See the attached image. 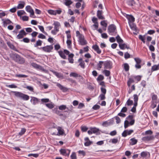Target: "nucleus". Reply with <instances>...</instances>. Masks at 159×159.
Masks as SVG:
<instances>
[{
    "mask_svg": "<svg viewBox=\"0 0 159 159\" xmlns=\"http://www.w3.org/2000/svg\"><path fill=\"white\" fill-rule=\"evenodd\" d=\"M10 56L13 60L19 64H22L25 62L24 59L16 53H11L10 55Z\"/></svg>",
    "mask_w": 159,
    "mask_h": 159,
    "instance_id": "1",
    "label": "nucleus"
},
{
    "mask_svg": "<svg viewBox=\"0 0 159 159\" xmlns=\"http://www.w3.org/2000/svg\"><path fill=\"white\" fill-rule=\"evenodd\" d=\"M76 36L78 38L79 42L80 45H84L87 44L86 40L84 39V36L82 34H80L79 31H76Z\"/></svg>",
    "mask_w": 159,
    "mask_h": 159,
    "instance_id": "2",
    "label": "nucleus"
},
{
    "mask_svg": "<svg viewBox=\"0 0 159 159\" xmlns=\"http://www.w3.org/2000/svg\"><path fill=\"white\" fill-rule=\"evenodd\" d=\"M15 96L20 98L23 100L27 101L29 98V96L27 95L24 94L21 92L16 91H12Z\"/></svg>",
    "mask_w": 159,
    "mask_h": 159,
    "instance_id": "3",
    "label": "nucleus"
},
{
    "mask_svg": "<svg viewBox=\"0 0 159 159\" xmlns=\"http://www.w3.org/2000/svg\"><path fill=\"white\" fill-rule=\"evenodd\" d=\"M108 31L109 33H115L116 34L117 33L116 32V27L115 25L113 24L110 25L108 26Z\"/></svg>",
    "mask_w": 159,
    "mask_h": 159,
    "instance_id": "4",
    "label": "nucleus"
},
{
    "mask_svg": "<svg viewBox=\"0 0 159 159\" xmlns=\"http://www.w3.org/2000/svg\"><path fill=\"white\" fill-rule=\"evenodd\" d=\"M27 33L25 32L24 30H21L19 32V34L17 36L16 38L17 39H20L23 38L24 36H25Z\"/></svg>",
    "mask_w": 159,
    "mask_h": 159,
    "instance_id": "5",
    "label": "nucleus"
},
{
    "mask_svg": "<svg viewBox=\"0 0 159 159\" xmlns=\"http://www.w3.org/2000/svg\"><path fill=\"white\" fill-rule=\"evenodd\" d=\"M45 52H50L53 49L52 45H48L41 48Z\"/></svg>",
    "mask_w": 159,
    "mask_h": 159,
    "instance_id": "6",
    "label": "nucleus"
},
{
    "mask_svg": "<svg viewBox=\"0 0 159 159\" xmlns=\"http://www.w3.org/2000/svg\"><path fill=\"white\" fill-rule=\"evenodd\" d=\"M104 68L106 69H111L112 67V63L110 61H107L104 62Z\"/></svg>",
    "mask_w": 159,
    "mask_h": 159,
    "instance_id": "7",
    "label": "nucleus"
},
{
    "mask_svg": "<svg viewBox=\"0 0 159 159\" xmlns=\"http://www.w3.org/2000/svg\"><path fill=\"white\" fill-rule=\"evenodd\" d=\"M31 66L34 68L39 69L40 70H41L45 72L46 70H45L44 68L41 66L38 65L37 64L34 63H31Z\"/></svg>",
    "mask_w": 159,
    "mask_h": 159,
    "instance_id": "8",
    "label": "nucleus"
},
{
    "mask_svg": "<svg viewBox=\"0 0 159 159\" xmlns=\"http://www.w3.org/2000/svg\"><path fill=\"white\" fill-rule=\"evenodd\" d=\"M61 154L65 156H68L70 151L68 149H61L60 150Z\"/></svg>",
    "mask_w": 159,
    "mask_h": 159,
    "instance_id": "9",
    "label": "nucleus"
},
{
    "mask_svg": "<svg viewBox=\"0 0 159 159\" xmlns=\"http://www.w3.org/2000/svg\"><path fill=\"white\" fill-rule=\"evenodd\" d=\"M26 11L30 13V16L32 17L34 15V12L33 9L31 8V7L30 6H28L26 7Z\"/></svg>",
    "mask_w": 159,
    "mask_h": 159,
    "instance_id": "10",
    "label": "nucleus"
},
{
    "mask_svg": "<svg viewBox=\"0 0 159 159\" xmlns=\"http://www.w3.org/2000/svg\"><path fill=\"white\" fill-rule=\"evenodd\" d=\"M154 137L153 135L148 136L142 138V139L143 141H149L153 140Z\"/></svg>",
    "mask_w": 159,
    "mask_h": 159,
    "instance_id": "11",
    "label": "nucleus"
},
{
    "mask_svg": "<svg viewBox=\"0 0 159 159\" xmlns=\"http://www.w3.org/2000/svg\"><path fill=\"white\" fill-rule=\"evenodd\" d=\"M134 131L133 130H126L124 131L122 134V135L124 137H126L127 135H129L133 132Z\"/></svg>",
    "mask_w": 159,
    "mask_h": 159,
    "instance_id": "12",
    "label": "nucleus"
},
{
    "mask_svg": "<svg viewBox=\"0 0 159 159\" xmlns=\"http://www.w3.org/2000/svg\"><path fill=\"white\" fill-rule=\"evenodd\" d=\"M57 86L64 92H67L68 90V88L64 87L59 83H57Z\"/></svg>",
    "mask_w": 159,
    "mask_h": 159,
    "instance_id": "13",
    "label": "nucleus"
},
{
    "mask_svg": "<svg viewBox=\"0 0 159 159\" xmlns=\"http://www.w3.org/2000/svg\"><path fill=\"white\" fill-rule=\"evenodd\" d=\"M84 140L85 141L84 143V145L85 146H89L93 143V142L90 141L88 137L85 138Z\"/></svg>",
    "mask_w": 159,
    "mask_h": 159,
    "instance_id": "14",
    "label": "nucleus"
},
{
    "mask_svg": "<svg viewBox=\"0 0 159 159\" xmlns=\"http://www.w3.org/2000/svg\"><path fill=\"white\" fill-rule=\"evenodd\" d=\"M53 25H54V29L57 31H58L59 27L61 26L60 23L58 22L55 21Z\"/></svg>",
    "mask_w": 159,
    "mask_h": 159,
    "instance_id": "15",
    "label": "nucleus"
},
{
    "mask_svg": "<svg viewBox=\"0 0 159 159\" xmlns=\"http://www.w3.org/2000/svg\"><path fill=\"white\" fill-rule=\"evenodd\" d=\"M7 44L11 49L17 52H18V50L16 48L14 45L12 44L11 42H7Z\"/></svg>",
    "mask_w": 159,
    "mask_h": 159,
    "instance_id": "16",
    "label": "nucleus"
},
{
    "mask_svg": "<svg viewBox=\"0 0 159 159\" xmlns=\"http://www.w3.org/2000/svg\"><path fill=\"white\" fill-rule=\"evenodd\" d=\"M50 71L52 72L58 78H61L63 77V75L61 73H58L53 70H50Z\"/></svg>",
    "mask_w": 159,
    "mask_h": 159,
    "instance_id": "17",
    "label": "nucleus"
},
{
    "mask_svg": "<svg viewBox=\"0 0 159 159\" xmlns=\"http://www.w3.org/2000/svg\"><path fill=\"white\" fill-rule=\"evenodd\" d=\"M102 11L98 10L97 11V16L99 19H104V17L102 15Z\"/></svg>",
    "mask_w": 159,
    "mask_h": 159,
    "instance_id": "18",
    "label": "nucleus"
},
{
    "mask_svg": "<svg viewBox=\"0 0 159 159\" xmlns=\"http://www.w3.org/2000/svg\"><path fill=\"white\" fill-rule=\"evenodd\" d=\"M92 48L94 50L96 51L97 52L98 54H100L101 51L100 49L98 46L97 45H94L93 46Z\"/></svg>",
    "mask_w": 159,
    "mask_h": 159,
    "instance_id": "19",
    "label": "nucleus"
},
{
    "mask_svg": "<svg viewBox=\"0 0 159 159\" xmlns=\"http://www.w3.org/2000/svg\"><path fill=\"white\" fill-rule=\"evenodd\" d=\"M57 130L58 131V134H57V135H63L64 134V130L61 127H59L57 128Z\"/></svg>",
    "mask_w": 159,
    "mask_h": 159,
    "instance_id": "20",
    "label": "nucleus"
},
{
    "mask_svg": "<svg viewBox=\"0 0 159 159\" xmlns=\"http://www.w3.org/2000/svg\"><path fill=\"white\" fill-rule=\"evenodd\" d=\"M127 18L129 20V23H132L134 21V18L132 15H127Z\"/></svg>",
    "mask_w": 159,
    "mask_h": 159,
    "instance_id": "21",
    "label": "nucleus"
},
{
    "mask_svg": "<svg viewBox=\"0 0 159 159\" xmlns=\"http://www.w3.org/2000/svg\"><path fill=\"white\" fill-rule=\"evenodd\" d=\"M129 25L132 30L135 32H134V34H136L135 32L137 31V29L136 26L133 24L131 23H129Z\"/></svg>",
    "mask_w": 159,
    "mask_h": 159,
    "instance_id": "22",
    "label": "nucleus"
},
{
    "mask_svg": "<svg viewBox=\"0 0 159 159\" xmlns=\"http://www.w3.org/2000/svg\"><path fill=\"white\" fill-rule=\"evenodd\" d=\"M30 101L32 102L33 104L35 105L38 102L39 99L36 98L31 97V99Z\"/></svg>",
    "mask_w": 159,
    "mask_h": 159,
    "instance_id": "23",
    "label": "nucleus"
},
{
    "mask_svg": "<svg viewBox=\"0 0 159 159\" xmlns=\"http://www.w3.org/2000/svg\"><path fill=\"white\" fill-rule=\"evenodd\" d=\"M80 63L79 65L82 68H84L85 67V63L84 61H83L82 58H80L78 61Z\"/></svg>",
    "mask_w": 159,
    "mask_h": 159,
    "instance_id": "24",
    "label": "nucleus"
},
{
    "mask_svg": "<svg viewBox=\"0 0 159 159\" xmlns=\"http://www.w3.org/2000/svg\"><path fill=\"white\" fill-rule=\"evenodd\" d=\"M116 39L119 44H120V43H123V40L120 38L119 35H117L116 37Z\"/></svg>",
    "mask_w": 159,
    "mask_h": 159,
    "instance_id": "25",
    "label": "nucleus"
},
{
    "mask_svg": "<svg viewBox=\"0 0 159 159\" xmlns=\"http://www.w3.org/2000/svg\"><path fill=\"white\" fill-rule=\"evenodd\" d=\"M64 4L68 7H69L72 3L73 2L70 0H65Z\"/></svg>",
    "mask_w": 159,
    "mask_h": 159,
    "instance_id": "26",
    "label": "nucleus"
},
{
    "mask_svg": "<svg viewBox=\"0 0 159 159\" xmlns=\"http://www.w3.org/2000/svg\"><path fill=\"white\" fill-rule=\"evenodd\" d=\"M159 70V63L157 65H154L152 67V71H153Z\"/></svg>",
    "mask_w": 159,
    "mask_h": 159,
    "instance_id": "27",
    "label": "nucleus"
},
{
    "mask_svg": "<svg viewBox=\"0 0 159 159\" xmlns=\"http://www.w3.org/2000/svg\"><path fill=\"white\" fill-rule=\"evenodd\" d=\"M119 46L120 48L122 49H124L125 48H126L127 49L129 48V47H127V45L125 43H120L119 44Z\"/></svg>",
    "mask_w": 159,
    "mask_h": 159,
    "instance_id": "28",
    "label": "nucleus"
},
{
    "mask_svg": "<svg viewBox=\"0 0 159 159\" xmlns=\"http://www.w3.org/2000/svg\"><path fill=\"white\" fill-rule=\"evenodd\" d=\"M104 64V62L103 61H99V63L97 64V69L100 70V69L102 67V65Z\"/></svg>",
    "mask_w": 159,
    "mask_h": 159,
    "instance_id": "29",
    "label": "nucleus"
},
{
    "mask_svg": "<svg viewBox=\"0 0 159 159\" xmlns=\"http://www.w3.org/2000/svg\"><path fill=\"white\" fill-rule=\"evenodd\" d=\"M4 26L5 27L7 26V24H10L11 23V22L9 19H7L4 21L3 22Z\"/></svg>",
    "mask_w": 159,
    "mask_h": 159,
    "instance_id": "30",
    "label": "nucleus"
},
{
    "mask_svg": "<svg viewBox=\"0 0 159 159\" xmlns=\"http://www.w3.org/2000/svg\"><path fill=\"white\" fill-rule=\"evenodd\" d=\"M43 42L40 40H38L37 41L36 43L35 44H34V47H37L38 46H41Z\"/></svg>",
    "mask_w": 159,
    "mask_h": 159,
    "instance_id": "31",
    "label": "nucleus"
},
{
    "mask_svg": "<svg viewBox=\"0 0 159 159\" xmlns=\"http://www.w3.org/2000/svg\"><path fill=\"white\" fill-rule=\"evenodd\" d=\"M124 68L126 71H129V65L126 63H125L123 64Z\"/></svg>",
    "mask_w": 159,
    "mask_h": 159,
    "instance_id": "32",
    "label": "nucleus"
},
{
    "mask_svg": "<svg viewBox=\"0 0 159 159\" xmlns=\"http://www.w3.org/2000/svg\"><path fill=\"white\" fill-rule=\"evenodd\" d=\"M59 53L60 56L63 59H66V57L64 54V53L62 51H60L59 52Z\"/></svg>",
    "mask_w": 159,
    "mask_h": 159,
    "instance_id": "33",
    "label": "nucleus"
},
{
    "mask_svg": "<svg viewBox=\"0 0 159 159\" xmlns=\"http://www.w3.org/2000/svg\"><path fill=\"white\" fill-rule=\"evenodd\" d=\"M22 3H20L18 5L17 7L18 9H22L24 7L25 3L24 2H22Z\"/></svg>",
    "mask_w": 159,
    "mask_h": 159,
    "instance_id": "34",
    "label": "nucleus"
},
{
    "mask_svg": "<svg viewBox=\"0 0 159 159\" xmlns=\"http://www.w3.org/2000/svg\"><path fill=\"white\" fill-rule=\"evenodd\" d=\"M131 142L130 143L131 145H134L136 144L137 142V140L134 138H132L130 139Z\"/></svg>",
    "mask_w": 159,
    "mask_h": 159,
    "instance_id": "35",
    "label": "nucleus"
},
{
    "mask_svg": "<svg viewBox=\"0 0 159 159\" xmlns=\"http://www.w3.org/2000/svg\"><path fill=\"white\" fill-rule=\"evenodd\" d=\"M25 14V12L23 10L18 11L17 12V14L18 16H20L21 15Z\"/></svg>",
    "mask_w": 159,
    "mask_h": 159,
    "instance_id": "36",
    "label": "nucleus"
},
{
    "mask_svg": "<svg viewBox=\"0 0 159 159\" xmlns=\"http://www.w3.org/2000/svg\"><path fill=\"white\" fill-rule=\"evenodd\" d=\"M152 101L157 102V95L152 94Z\"/></svg>",
    "mask_w": 159,
    "mask_h": 159,
    "instance_id": "37",
    "label": "nucleus"
},
{
    "mask_svg": "<svg viewBox=\"0 0 159 159\" xmlns=\"http://www.w3.org/2000/svg\"><path fill=\"white\" fill-rule=\"evenodd\" d=\"M103 73L106 76H108L110 74V72L109 71L105 70H104Z\"/></svg>",
    "mask_w": 159,
    "mask_h": 159,
    "instance_id": "38",
    "label": "nucleus"
},
{
    "mask_svg": "<svg viewBox=\"0 0 159 159\" xmlns=\"http://www.w3.org/2000/svg\"><path fill=\"white\" fill-rule=\"evenodd\" d=\"M38 27L40 30V31H42L43 33L44 34H45L46 35L47 34V33L45 32L43 26H42L39 25Z\"/></svg>",
    "mask_w": 159,
    "mask_h": 159,
    "instance_id": "39",
    "label": "nucleus"
},
{
    "mask_svg": "<svg viewBox=\"0 0 159 159\" xmlns=\"http://www.w3.org/2000/svg\"><path fill=\"white\" fill-rule=\"evenodd\" d=\"M134 80L131 78H129V79L128 81L127 82V84L129 87L130 86V85L132 83H134Z\"/></svg>",
    "mask_w": 159,
    "mask_h": 159,
    "instance_id": "40",
    "label": "nucleus"
},
{
    "mask_svg": "<svg viewBox=\"0 0 159 159\" xmlns=\"http://www.w3.org/2000/svg\"><path fill=\"white\" fill-rule=\"evenodd\" d=\"M45 105L48 107L50 109H52L54 107L53 104L52 103H46Z\"/></svg>",
    "mask_w": 159,
    "mask_h": 159,
    "instance_id": "41",
    "label": "nucleus"
},
{
    "mask_svg": "<svg viewBox=\"0 0 159 159\" xmlns=\"http://www.w3.org/2000/svg\"><path fill=\"white\" fill-rule=\"evenodd\" d=\"M98 98L101 100H102L105 99L106 97L105 95L102 94H101L99 96Z\"/></svg>",
    "mask_w": 159,
    "mask_h": 159,
    "instance_id": "42",
    "label": "nucleus"
},
{
    "mask_svg": "<svg viewBox=\"0 0 159 159\" xmlns=\"http://www.w3.org/2000/svg\"><path fill=\"white\" fill-rule=\"evenodd\" d=\"M151 107L152 108H155L157 106V102L152 101Z\"/></svg>",
    "mask_w": 159,
    "mask_h": 159,
    "instance_id": "43",
    "label": "nucleus"
},
{
    "mask_svg": "<svg viewBox=\"0 0 159 159\" xmlns=\"http://www.w3.org/2000/svg\"><path fill=\"white\" fill-rule=\"evenodd\" d=\"M59 109L63 111L66 108V107L65 105H62L59 107Z\"/></svg>",
    "mask_w": 159,
    "mask_h": 159,
    "instance_id": "44",
    "label": "nucleus"
},
{
    "mask_svg": "<svg viewBox=\"0 0 159 159\" xmlns=\"http://www.w3.org/2000/svg\"><path fill=\"white\" fill-rule=\"evenodd\" d=\"M70 76H72L74 77H76L79 76L78 74L75 72H72L70 73Z\"/></svg>",
    "mask_w": 159,
    "mask_h": 159,
    "instance_id": "45",
    "label": "nucleus"
},
{
    "mask_svg": "<svg viewBox=\"0 0 159 159\" xmlns=\"http://www.w3.org/2000/svg\"><path fill=\"white\" fill-rule=\"evenodd\" d=\"M16 76L19 78H26L28 77L27 75L22 74H16Z\"/></svg>",
    "mask_w": 159,
    "mask_h": 159,
    "instance_id": "46",
    "label": "nucleus"
},
{
    "mask_svg": "<svg viewBox=\"0 0 159 159\" xmlns=\"http://www.w3.org/2000/svg\"><path fill=\"white\" fill-rule=\"evenodd\" d=\"M49 13L51 15H56V12L55 10H49L48 11Z\"/></svg>",
    "mask_w": 159,
    "mask_h": 159,
    "instance_id": "47",
    "label": "nucleus"
},
{
    "mask_svg": "<svg viewBox=\"0 0 159 159\" xmlns=\"http://www.w3.org/2000/svg\"><path fill=\"white\" fill-rule=\"evenodd\" d=\"M71 159H76L77 157L75 153L73 152L70 156Z\"/></svg>",
    "mask_w": 159,
    "mask_h": 159,
    "instance_id": "48",
    "label": "nucleus"
},
{
    "mask_svg": "<svg viewBox=\"0 0 159 159\" xmlns=\"http://www.w3.org/2000/svg\"><path fill=\"white\" fill-rule=\"evenodd\" d=\"M133 103V101L132 100H130L129 99L127 100L126 103V104L128 106L132 105Z\"/></svg>",
    "mask_w": 159,
    "mask_h": 159,
    "instance_id": "49",
    "label": "nucleus"
},
{
    "mask_svg": "<svg viewBox=\"0 0 159 159\" xmlns=\"http://www.w3.org/2000/svg\"><path fill=\"white\" fill-rule=\"evenodd\" d=\"M26 129L25 128H22L20 132L19 133V135H22L24 134L25 132Z\"/></svg>",
    "mask_w": 159,
    "mask_h": 159,
    "instance_id": "50",
    "label": "nucleus"
},
{
    "mask_svg": "<svg viewBox=\"0 0 159 159\" xmlns=\"http://www.w3.org/2000/svg\"><path fill=\"white\" fill-rule=\"evenodd\" d=\"M101 25L103 26H105V27H107V24L106 22V21L105 20H103L101 22Z\"/></svg>",
    "mask_w": 159,
    "mask_h": 159,
    "instance_id": "51",
    "label": "nucleus"
},
{
    "mask_svg": "<svg viewBox=\"0 0 159 159\" xmlns=\"http://www.w3.org/2000/svg\"><path fill=\"white\" fill-rule=\"evenodd\" d=\"M91 129L92 130V132L93 133H97L99 131V129L95 128H91Z\"/></svg>",
    "mask_w": 159,
    "mask_h": 159,
    "instance_id": "52",
    "label": "nucleus"
},
{
    "mask_svg": "<svg viewBox=\"0 0 159 159\" xmlns=\"http://www.w3.org/2000/svg\"><path fill=\"white\" fill-rule=\"evenodd\" d=\"M104 79L103 76L101 75H99L98 77L97 80L98 81H101L102 80Z\"/></svg>",
    "mask_w": 159,
    "mask_h": 159,
    "instance_id": "53",
    "label": "nucleus"
},
{
    "mask_svg": "<svg viewBox=\"0 0 159 159\" xmlns=\"http://www.w3.org/2000/svg\"><path fill=\"white\" fill-rule=\"evenodd\" d=\"M134 59L136 64H140L141 62V59L139 58H134Z\"/></svg>",
    "mask_w": 159,
    "mask_h": 159,
    "instance_id": "54",
    "label": "nucleus"
},
{
    "mask_svg": "<svg viewBox=\"0 0 159 159\" xmlns=\"http://www.w3.org/2000/svg\"><path fill=\"white\" fill-rule=\"evenodd\" d=\"M152 132L151 130H148L146 131L144 134V135H151L152 134Z\"/></svg>",
    "mask_w": 159,
    "mask_h": 159,
    "instance_id": "55",
    "label": "nucleus"
},
{
    "mask_svg": "<svg viewBox=\"0 0 159 159\" xmlns=\"http://www.w3.org/2000/svg\"><path fill=\"white\" fill-rule=\"evenodd\" d=\"M100 108V106L98 105H95L93 107V109L94 110H97L99 109Z\"/></svg>",
    "mask_w": 159,
    "mask_h": 159,
    "instance_id": "56",
    "label": "nucleus"
},
{
    "mask_svg": "<svg viewBox=\"0 0 159 159\" xmlns=\"http://www.w3.org/2000/svg\"><path fill=\"white\" fill-rule=\"evenodd\" d=\"M129 123L128 120H126L125 121L124 123V127L125 129L126 128L129 126Z\"/></svg>",
    "mask_w": 159,
    "mask_h": 159,
    "instance_id": "57",
    "label": "nucleus"
},
{
    "mask_svg": "<svg viewBox=\"0 0 159 159\" xmlns=\"http://www.w3.org/2000/svg\"><path fill=\"white\" fill-rule=\"evenodd\" d=\"M111 142L113 143H116L118 142V139L117 138L116 139H113L111 140Z\"/></svg>",
    "mask_w": 159,
    "mask_h": 159,
    "instance_id": "58",
    "label": "nucleus"
},
{
    "mask_svg": "<svg viewBox=\"0 0 159 159\" xmlns=\"http://www.w3.org/2000/svg\"><path fill=\"white\" fill-rule=\"evenodd\" d=\"M38 38L42 39H45L46 38V36L42 34H40L38 36Z\"/></svg>",
    "mask_w": 159,
    "mask_h": 159,
    "instance_id": "59",
    "label": "nucleus"
},
{
    "mask_svg": "<svg viewBox=\"0 0 159 159\" xmlns=\"http://www.w3.org/2000/svg\"><path fill=\"white\" fill-rule=\"evenodd\" d=\"M139 38L143 41V43H145V39L143 36H142L141 35H140L139 36Z\"/></svg>",
    "mask_w": 159,
    "mask_h": 159,
    "instance_id": "60",
    "label": "nucleus"
},
{
    "mask_svg": "<svg viewBox=\"0 0 159 159\" xmlns=\"http://www.w3.org/2000/svg\"><path fill=\"white\" fill-rule=\"evenodd\" d=\"M26 89H27L31 91H33L34 90V89L33 87L31 86H27L25 87Z\"/></svg>",
    "mask_w": 159,
    "mask_h": 159,
    "instance_id": "61",
    "label": "nucleus"
},
{
    "mask_svg": "<svg viewBox=\"0 0 159 159\" xmlns=\"http://www.w3.org/2000/svg\"><path fill=\"white\" fill-rule=\"evenodd\" d=\"M101 91L102 94L105 95L106 93V90L105 88L101 87Z\"/></svg>",
    "mask_w": 159,
    "mask_h": 159,
    "instance_id": "62",
    "label": "nucleus"
},
{
    "mask_svg": "<svg viewBox=\"0 0 159 159\" xmlns=\"http://www.w3.org/2000/svg\"><path fill=\"white\" fill-rule=\"evenodd\" d=\"M134 102H137L138 100V97L137 94H134Z\"/></svg>",
    "mask_w": 159,
    "mask_h": 159,
    "instance_id": "63",
    "label": "nucleus"
},
{
    "mask_svg": "<svg viewBox=\"0 0 159 159\" xmlns=\"http://www.w3.org/2000/svg\"><path fill=\"white\" fill-rule=\"evenodd\" d=\"M81 128L83 132H86L88 129V128L85 126H81Z\"/></svg>",
    "mask_w": 159,
    "mask_h": 159,
    "instance_id": "64",
    "label": "nucleus"
}]
</instances>
